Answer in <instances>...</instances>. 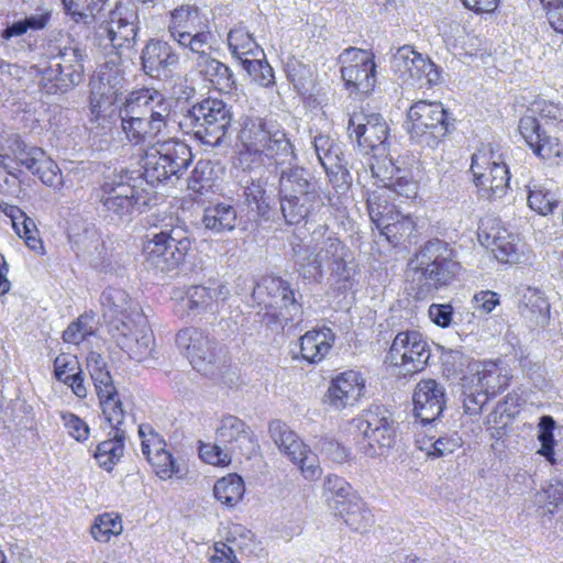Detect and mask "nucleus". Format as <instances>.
Instances as JSON below:
<instances>
[{
  "instance_id": "nucleus-20",
  "label": "nucleus",
  "mask_w": 563,
  "mask_h": 563,
  "mask_svg": "<svg viewBox=\"0 0 563 563\" xmlns=\"http://www.w3.org/2000/svg\"><path fill=\"white\" fill-rule=\"evenodd\" d=\"M413 410L421 423H431L440 417L445 407V391L434 379L420 380L413 390Z\"/></svg>"
},
{
  "instance_id": "nucleus-26",
  "label": "nucleus",
  "mask_w": 563,
  "mask_h": 563,
  "mask_svg": "<svg viewBox=\"0 0 563 563\" xmlns=\"http://www.w3.org/2000/svg\"><path fill=\"white\" fill-rule=\"evenodd\" d=\"M463 387L470 385L471 388H479L489 397L501 393L509 382V377L495 363L474 364L471 368V375L463 377Z\"/></svg>"
},
{
  "instance_id": "nucleus-27",
  "label": "nucleus",
  "mask_w": 563,
  "mask_h": 563,
  "mask_svg": "<svg viewBox=\"0 0 563 563\" xmlns=\"http://www.w3.org/2000/svg\"><path fill=\"white\" fill-rule=\"evenodd\" d=\"M273 129L260 117H244L240 140L243 147L242 156H254L251 161L261 158V152L269 140Z\"/></svg>"
},
{
  "instance_id": "nucleus-23",
  "label": "nucleus",
  "mask_w": 563,
  "mask_h": 563,
  "mask_svg": "<svg viewBox=\"0 0 563 563\" xmlns=\"http://www.w3.org/2000/svg\"><path fill=\"white\" fill-rule=\"evenodd\" d=\"M216 441L250 457L256 448L254 435L246 423L235 416H225L217 428Z\"/></svg>"
},
{
  "instance_id": "nucleus-22",
  "label": "nucleus",
  "mask_w": 563,
  "mask_h": 563,
  "mask_svg": "<svg viewBox=\"0 0 563 563\" xmlns=\"http://www.w3.org/2000/svg\"><path fill=\"white\" fill-rule=\"evenodd\" d=\"M87 367L93 380L100 408H106L107 411L113 410L115 406H123L103 356L91 351L87 356Z\"/></svg>"
},
{
  "instance_id": "nucleus-61",
  "label": "nucleus",
  "mask_w": 563,
  "mask_h": 563,
  "mask_svg": "<svg viewBox=\"0 0 563 563\" xmlns=\"http://www.w3.org/2000/svg\"><path fill=\"white\" fill-rule=\"evenodd\" d=\"M265 195L266 190L261 180H251V183L244 187L245 200L249 203H255L256 211L261 216H264L269 207Z\"/></svg>"
},
{
  "instance_id": "nucleus-1",
  "label": "nucleus",
  "mask_w": 563,
  "mask_h": 563,
  "mask_svg": "<svg viewBox=\"0 0 563 563\" xmlns=\"http://www.w3.org/2000/svg\"><path fill=\"white\" fill-rule=\"evenodd\" d=\"M461 268L457 253L448 242L429 240L408 262L410 289L419 300L431 297L440 288L450 285Z\"/></svg>"
},
{
  "instance_id": "nucleus-19",
  "label": "nucleus",
  "mask_w": 563,
  "mask_h": 563,
  "mask_svg": "<svg viewBox=\"0 0 563 563\" xmlns=\"http://www.w3.org/2000/svg\"><path fill=\"white\" fill-rule=\"evenodd\" d=\"M365 384L361 374L346 371L332 378L325 394V404L340 411L356 405L364 394Z\"/></svg>"
},
{
  "instance_id": "nucleus-5",
  "label": "nucleus",
  "mask_w": 563,
  "mask_h": 563,
  "mask_svg": "<svg viewBox=\"0 0 563 563\" xmlns=\"http://www.w3.org/2000/svg\"><path fill=\"white\" fill-rule=\"evenodd\" d=\"M560 109L543 102L536 103L518 124L519 132L536 155L543 159L563 157V148L556 134Z\"/></svg>"
},
{
  "instance_id": "nucleus-8",
  "label": "nucleus",
  "mask_w": 563,
  "mask_h": 563,
  "mask_svg": "<svg viewBox=\"0 0 563 563\" xmlns=\"http://www.w3.org/2000/svg\"><path fill=\"white\" fill-rule=\"evenodd\" d=\"M363 435L360 451L371 457L383 455L396 442V423L390 411L383 406H371L354 420Z\"/></svg>"
},
{
  "instance_id": "nucleus-15",
  "label": "nucleus",
  "mask_w": 563,
  "mask_h": 563,
  "mask_svg": "<svg viewBox=\"0 0 563 563\" xmlns=\"http://www.w3.org/2000/svg\"><path fill=\"white\" fill-rule=\"evenodd\" d=\"M175 342L197 372L206 376L214 373L221 353L216 341L198 329L186 328L176 334Z\"/></svg>"
},
{
  "instance_id": "nucleus-56",
  "label": "nucleus",
  "mask_w": 563,
  "mask_h": 563,
  "mask_svg": "<svg viewBox=\"0 0 563 563\" xmlns=\"http://www.w3.org/2000/svg\"><path fill=\"white\" fill-rule=\"evenodd\" d=\"M14 158L19 164L25 166L32 174L38 173V167L45 158V152L36 146H29L23 142H16L13 150Z\"/></svg>"
},
{
  "instance_id": "nucleus-14",
  "label": "nucleus",
  "mask_w": 563,
  "mask_h": 563,
  "mask_svg": "<svg viewBox=\"0 0 563 563\" xmlns=\"http://www.w3.org/2000/svg\"><path fill=\"white\" fill-rule=\"evenodd\" d=\"M266 307L277 308L278 321L283 328L302 321V305L296 299L294 289L280 277L267 276L254 289Z\"/></svg>"
},
{
  "instance_id": "nucleus-10",
  "label": "nucleus",
  "mask_w": 563,
  "mask_h": 563,
  "mask_svg": "<svg viewBox=\"0 0 563 563\" xmlns=\"http://www.w3.org/2000/svg\"><path fill=\"white\" fill-rule=\"evenodd\" d=\"M492 150H478L472 155L471 173L481 199L489 201L505 197L509 189L510 174L505 162Z\"/></svg>"
},
{
  "instance_id": "nucleus-41",
  "label": "nucleus",
  "mask_w": 563,
  "mask_h": 563,
  "mask_svg": "<svg viewBox=\"0 0 563 563\" xmlns=\"http://www.w3.org/2000/svg\"><path fill=\"white\" fill-rule=\"evenodd\" d=\"M388 190L380 188L368 194L366 199L367 212L371 221L377 229L382 228L388 220H394L398 212L388 201Z\"/></svg>"
},
{
  "instance_id": "nucleus-29",
  "label": "nucleus",
  "mask_w": 563,
  "mask_h": 563,
  "mask_svg": "<svg viewBox=\"0 0 563 563\" xmlns=\"http://www.w3.org/2000/svg\"><path fill=\"white\" fill-rule=\"evenodd\" d=\"M101 305L111 317L122 316V320L129 323H144V314L139 303L132 301L125 290L108 287L101 294Z\"/></svg>"
},
{
  "instance_id": "nucleus-53",
  "label": "nucleus",
  "mask_w": 563,
  "mask_h": 563,
  "mask_svg": "<svg viewBox=\"0 0 563 563\" xmlns=\"http://www.w3.org/2000/svg\"><path fill=\"white\" fill-rule=\"evenodd\" d=\"M290 461L299 467L302 476L308 481H314L322 474L318 456L306 444L290 457Z\"/></svg>"
},
{
  "instance_id": "nucleus-31",
  "label": "nucleus",
  "mask_w": 563,
  "mask_h": 563,
  "mask_svg": "<svg viewBox=\"0 0 563 563\" xmlns=\"http://www.w3.org/2000/svg\"><path fill=\"white\" fill-rule=\"evenodd\" d=\"M335 335L330 328L306 332L300 338V353L303 360L309 363L322 361L330 352Z\"/></svg>"
},
{
  "instance_id": "nucleus-30",
  "label": "nucleus",
  "mask_w": 563,
  "mask_h": 563,
  "mask_svg": "<svg viewBox=\"0 0 563 563\" xmlns=\"http://www.w3.org/2000/svg\"><path fill=\"white\" fill-rule=\"evenodd\" d=\"M516 236L505 228L492 227L489 230L481 229L479 242L490 249L498 262L512 263L519 260Z\"/></svg>"
},
{
  "instance_id": "nucleus-42",
  "label": "nucleus",
  "mask_w": 563,
  "mask_h": 563,
  "mask_svg": "<svg viewBox=\"0 0 563 563\" xmlns=\"http://www.w3.org/2000/svg\"><path fill=\"white\" fill-rule=\"evenodd\" d=\"M244 492V482L238 474H229L218 479L213 486L214 497L228 507H233L240 503Z\"/></svg>"
},
{
  "instance_id": "nucleus-34",
  "label": "nucleus",
  "mask_w": 563,
  "mask_h": 563,
  "mask_svg": "<svg viewBox=\"0 0 563 563\" xmlns=\"http://www.w3.org/2000/svg\"><path fill=\"white\" fill-rule=\"evenodd\" d=\"M323 496L334 515L358 497L352 486L338 475H328L325 477Z\"/></svg>"
},
{
  "instance_id": "nucleus-6",
  "label": "nucleus",
  "mask_w": 563,
  "mask_h": 563,
  "mask_svg": "<svg viewBox=\"0 0 563 563\" xmlns=\"http://www.w3.org/2000/svg\"><path fill=\"white\" fill-rule=\"evenodd\" d=\"M405 126L411 140L434 148L450 133L454 124L441 102L419 100L408 109Z\"/></svg>"
},
{
  "instance_id": "nucleus-25",
  "label": "nucleus",
  "mask_w": 563,
  "mask_h": 563,
  "mask_svg": "<svg viewBox=\"0 0 563 563\" xmlns=\"http://www.w3.org/2000/svg\"><path fill=\"white\" fill-rule=\"evenodd\" d=\"M208 49H198L197 53H190L187 58L194 63L197 73L219 91L229 92L234 84L232 70L223 63L212 57Z\"/></svg>"
},
{
  "instance_id": "nucleus-17",
  "label": "nucleus",
  "mask_w": 563,
  "mask_h": 563,
  "mask_svg": "<svg viewBox=\"0 0 563 563\" xmlns=\"http://www.w3.org/2000/svg\"><path fill=\"white\" fill-rule=\"evenodd\" d=\"M100 409L111 431L110 438L98 444L93 456L100 467L110 472L124 453V441L128 435L126 412L123 406H115L113 410L107 412L106 408Z\"/></svg>"
},
{
  "instance_id": "nucleus-12",
  "label": "nucleus",
  "mask_w": 563,
  "mask_h": 563,
  "mask_svg": "<svg viewBox=\"0 0 563 563\" xmlns=\"http://www.w3.org/2000/svg\"><path fill=\"white\" fill-rule=\"evenodd\" d=\"M99 201L102 212L111 221L130 220L134 212H141L147 198L135 186L122 177L104 181L100 188Z\"/></svg>"
},
{
  "instance_id": "nucleus-24",
  "label": "nucleus",
  "mask_w": 563,
  "mask_h": 563,
  "mask_svg": "<svg viewBox=\"0 0 563 563\" xmlns=\"http://www.w3.org/2000/svg\"><path fill=\"white\" fill-rule=\"evenodd\" d=\"M120 332L117 341L119 346L125 351L130 358L136 362L147 360L153 351V335L146 328V320L143 324L129 323L121 320V327H117Z\"/></svg>"
},
{
  "instance_id": "nucleus-4",
  "label": "nucleus",
  "mask_w": 563,
  "mask_h": 563,
  "mask_svg": "<svg viewBox=\"0 0 563 563\" xmlns=\"http://www.w3.org/2000/svg\"><path fill=\"white\" fill-rule=\"evenodd\" d=\"M46 54L51 60L58 59L42 70L41 84L48 95L65 93L84 80L87 49L74 40L65 45H47Z\"/></svg>"
},
{
  "instance_id": "nucleus-50",
  "label": "nucleus",
  "mask_w": 563,
  "mask_h": 563,
  "mask_svg": "<svg viewBox=\"0 0 563 563\" xmlns=\"http://www.w3.org/2000/svg\"><path fill=\"white\" fill-rule=\"evenodd\" d=\"M143 167V176L148 184L173 183V179H175L173 173H169L167 165L162 159H158V154L152 147L146 152Z\"/></svg>"
},
{
  "instance_id": "nucleus-45",
  "label": "nucleus",
  "mask_w": 563,
  "mask_h": 563,
  "mask_svg": "<svg viewBox=\"0 0 563 563\" xmlns=\"http://www.w3.org/2000/svg\"><path fill=\"white\" fill-rule=\"evenodd\" d=\"M538 428V440L541 443V448L538 450V453L542 455L551 465L563 466V459H560L558 452L554 450V419L551 416L541 417Z\"/></svg>"
},
{
  "instance_id": "nucleus-11",
  "label": "nucleus",
  "mask_w": 563,
  "mask_h": 563,
  "mask_svg": "<svg viewBox=\"0 0 563 563\" xmlns=\"http://www.w3.org/2000/svg\"><path fill=\"white\" fill-rule=\"evenodd\" d=\"M190 245L184 228L166 227L144 246L146 267L159 272L173 271L185 258Z\"/></svg>"
},
{
  "instance_id": "nucleus-39",
  "label": "nucleus",
  "mask_w": 563,
  "mask_h": 563,
  "mask_svg": "<svg viewBox=\"0 0 563 563\" xmlns=\"http://www.w3.org/2000/svg\"><path fill=\"white\" fill-rule=\"evenodd\" d=\"M228 45L232 55L241 60L252 57H264V51L256 43L252 34L244 27H235L228 34Z\"/></svg>"
},
{
  "instance_id": "nucleus-63",
  "label": "nucleus",
  "mask_w": 563,
  "mask_h": 563,
  "mask_svg": "<svg viewBox=\"0 0 563 563\" xmlns=\"http://www.w3.org/2000/svg\"><path fill=\"white\" fill-rule=\"evenodd\" d=\"M539 501H544V507L552 514L563 503V485L552 478L549 486L539 494Z\"/></svg>"
},
{
  "instance_id": "nucleus-32",
  "label": "nucleus",
  "mask_w": 563,
  "mask_h": 563,
  "mask_svg": "<svg viewBox=\"0 0 563 563\" xmlns=\"http://www.w3.org/2000/svg\"><path fill=\"white\" fill-rule=\"evenodd\" d=\"M228 294L229 291L223 285L216 288L195 285L187 289L186 295L179 301V306L188 313L196 314L211 308L213 301L220 298L225 299Z\"/></svg>"
},
{
  "instance_id": "nucleus-37",
  "label": "nucleus",
  "mask_w": 563,
  "mask_h": 563,
  "mask_svg": "<svg viewBox=\"0 0 563 563\" xmlns=\"http://www.w3.org/2000/svg\"><path fill=\"white\" fill-rule=\"evenodd\" d=\"M521 314L536 325H545L550 305L543 294L536 288H527L521 298Z\"/></svg>"
},
{
  "instance_id": "nucleus-60",
  "label": "nucleus",
  "mask_w": 563,
  "mask_h": 563,
  "mask_svg": "<svg viewBox=\"0 0 563 563\" xmlns=\"http://www.w3.org/2000/svg\"><path fill=\"white\" fill-rule=\"evenodd\" d=\"M319 163L328 175H338L340 173L342 175L347 174V163L339 144L332 148L330 153H324L321 159H319Z\"/></svg>"
},
{
  "instance_id": "nucleus-35",
  "label": "nucleus",
  "mask_w": 563,
  "mask_h": 563,
  "mask_svg": "<svg viewBox=\"0 0 563 563\" xmlns=\"http://www.w3.org/2000/svg\"><path fill=\"white\" fill-rule=\"evenodd\" d=\"M318 200V194L280 197V209L286 222L298 224L307 219L313 212Z\"/></svg>"
},
{
  "instance_id": "nucleus-55",
  "label": "nucleus",
  "mask_w": 563,
  "mask_h": 563,
  "mask_svg": "<svg viewBox=\"0 0 563 563\" xmlns=\"http://www.w3.org/2000/svg\"><path fill=\"white\" fill-rule=\"evenodd\" d=\"M93 330V316L85 313L67 327L63 332V340L69 344H79L88 335H91Z\"/></svg>"
},
{
  "instance_id": "nucleus-38",
  "label": "nucleus",
  "mask_w": 563,
  "mask_h": 563,
  "mask_svg": "<svg viewBox=\"0 0 563 563\" xmlns=\"http://www.w3.org/2000/svg\"><path fill=\"white\" fill-rule=\"evenodd\" d=\"M345 251L342 242L336 238H328L323 242V246L316 254L311 265L317 272H321V268L327 265L332 273L339 274L344 269Z\"/></svg>"
},
{
  "instance_id": "nucleus-28",
  "label": "nucleus",
  "mask_w": 563,
  "mask_h": 563,
  "mask_svg": "<svg viewBox=\"0 0 563 563\" xmlns=\"http://www.w3.org/2000/svg\"><path fill=\"white\" fill-rule=\"evenodd\" d=\"M152 150L158 154V159L169 168L175 179H179L192 163L191 148L177 139L156 142Z\"/></svg>"
},
{
  "instance_id": "nucleus-48",
  "label": "nucleus",
  "mask_w": 563,
  "mask_h": 563,
  "mask_svg": "<svg viewBox=\"0 0 563 563\" xmlns=\"http://www.w3.org/2000/svg\"><path fill=\"white\" fill-rule=\"evenodd\" d=\"M12 227L15 233L25 241V244L36 251L42 247L41 240L38 239L37 228L34 220L27 217L21 209L15 208L10 213Z\"/></svg>"
},
{
  "instance_id": "nucleus-40",
  "label": "nucleus",
  "mask_w": 563,
  "mask_h": 563,
  "mask_svg": "<svg viewBox=\"0 0 563 563\" xmlns=\"http://www.w3.org/2000/svg\"><path fill=\"white\" fill-rule=\"evenodd\" d=\"M309 174L302 167H289L282 170L279 177L280 197H290L294 195L317 194L310 189Z\"/></svg>"
},
{
  "instance_id": "nucleus-47",
  "label": "nucleus",
  "mask_w": 563,
  "mask_h": 563,
  "mask_svg": "<svg viewBox=\"0 0 563 563\" xmlns=\"http://www.w3.org/2000/svg\"><path fill=\"white\" fill-rule=\"evenodd\" d=\"M418 58L426 57L415 51L412 46L405 45L394 54L391 60L393 69L407 82L412 75L418 74Z\"/></svg>"
},
{
  "instance_id": "nucleus-62",
  "label": "nucleus",
  "mask_w": 563,
  "mask_h": 563,
  "mask_svg": "<svg viewBox=\"0 0 563 563\" xmlns=\"http://www.w3.org/2000/svg\"><path fill=\"white\" fill-rule=\"evenodd\" d=\"M62 420L68 433L77 441H85L89 435L88 424L71 412H63Z\"/></svg>"
},
{
  "instance_id": "nucleus-44",
  "label": "nucleus",
  "mask_w": 563,
  "mask_h": 563,
  "mask_svg": "<svg viewBox=\"0 0 563 563\" xmlns=\"http://www.w3.org/2000/svg\"><path fill=\"white\" fill-rule=\"evenodd\" d=\"M269 434L278 449L289 459L305 445L297 434L280 420L269 423Z\"/></svg>"
},
{
  "instance_id": "nucleus-54",
  "label": "nucleus",
  "mask_w": 563,
  "mask_h": 563,
  "mask_svg": "<svg viewBox=\"0 0 563 563\" xmlns=\"http://www.w3.org/2000/svg\"><path fill=\"white\" fill-rule=\"evenodd\" d=\"M528 205L539 214L547 216L552 213L554 208H556L558 200L555 199L553 192L544 189L541 186L534 185L533 187L529 188Z\"/></svg>"
},
{
  "instance_id": "nucleus-16",
  "label": "nucleus",
  "mask_w": 563,
  "mask_h": 563,
  "mask_svg": "<svg viewBox=\"0 0 563 563\" xmlns=\"http://www.w3.org/2000/svg\"><path fill=\"white\" fill-rule=\"evenodd\" d=\"M430 356L431 349L427 339L416 330L398 332L387 353L390 364L401 367L406 373L424 369Z\"/></svg>"
},
{
  "instance_id": "nucleus-59",
  "label": "nucleus",
  "mask_w": 563,
  "mask_h": 563,
  "mask_svg": "<svg viewBox=\"0 0 563 563\" xmlns=\"http://www.w3.org/2000/svg\"><path fill=\"white\" fill-rule=\"evenodd\" d=\"M222 445L218 441L214 444L201 443L199 455L208 464L227 466L231 463V452L228 446L223 449Z\"/></svg>"
},
{
  "instance_id": "nucleus-21",
  "label": "nucleus",
  "mask_w": 563,
  "mask_h": 563,
  "mask_svg": "<svg viewBox=\"0 0 563 563\" xmlns=\"http://www.w3.org/2000/svg\"><path fill=\"white\" fill-rule=\"evenodd\" d=\"M141 60L146 75L162 79L170 75L172 69L179 62V55L168 42L152 38L142 49Z\"/></svg>"
},
{
  "instance_id": "nucleus-64",
  "label": "nucleus",
  "mask_w": 563,
  "mask_h": 563,
  "mask_svg": "<svg viewBox=\"0 0 563 563\" xmlns=\"http://www.w3.org/2000/svg\"><path fill=\"white\" fill-rule=\"evenodd\" d=\"M462 445V439L456 434L439 437L432 443V451L429 455L433 457H442L450 453H453L457 448Z\"/></svg>"
},
{
  "instance_id": "nucleus-57",
  "label": "nucleus",
  "mask_w": 563,
  "mask_h": 563,
  "mask_svg": "<svg viewBox=\"0 0 563 563\" xmlns=\"http://www.w3.org/2000/svg\"><path fill=\"white\" fill-rule=\"evenodd\" d=\"M243 67L261 86L269 87L274 84V70L264 60V57H256L255 59L245 58L243 59Z\"/></svg>"
},
{
  "instance_id": "nucleus-13",
  "label": "nucleus",
  "mask_w": 563,
  "mask_h": 563,
  "mask_svg": "<svg viewBox=\"0 0 563 563\" xmlns=\"http://www.w3.org/2000/svg\"><path fill=\"white\" fill-rule=\"evenodd\" d=\"M347 132L350 139L357 143L364 154H387L389 129L379 113L353 112L349 118Z\"/></svg>"
},
{
  "instance_id": "nucleus-49",
  "label": "nucleus",
  "mask_w": 563,
  "mask_h": 563,
  "mask_svg": "<svg viewBox=\"0 0 563 563\" xmlns=\"http://www.w3.org/2000/svg\"><path fill=\"white\" fill-rule=\"evenodd\" d=\"M142 453L147 461L156 467V473L161 478L170 477L173 474L178 472V467L175 465L173 455L163 448L157 446L155 449V454L152 456L150 440H143Z\"/></svg>"
},
{
  "instance_id": "nucleus-7",
  "label": "nucleus",
  "mask_w": 563,
  "mask_h": 563,
  "mask_svg": "<svg viewBox=\"0 0 563 563\" xmlns=\"http://www.w3.org/2000/svg\"><path fill=\"white\" fill-rule=\"evenodd\" d=\"M167 32L170 40L183 48L186 55L210 48L209 23L196 4H180L170 10Z\"/></svg>"
},
{
  "instance_id": "nucleus-43",
  "label": "nucleus",
  "mask_w": 563,
  "mask_h": 563,
  "mask_svg": "<svg viewBox=\"0 0 563 563\" xmlns=\"http://www.w3.org/2000/svg\"><path fill=\"white\" fill-rule=\"evenodd\" d=\"M336 516L344 519L345 523L354 531L364 533L374 523L373 515L365 504L357 497Z\"/></svg>"
},
{
  "instance_id": "nucleus-52",
  "label": "nucleus",
  "mask_w": 563,
  "mask_h": 563,
  "mask_svg": "<svg viewBox=\"0 0 563 563\" xmlns=\"http://www.w3.org/2000/svg\"><path fill=\"white\" fill-rule=\"evenodd\" d=\"M91 536L98 542H108L112 536H119L122 532V523L119 516L103 514L97 517L92 525Z\"/></svg>"
},
{
  "instance_id": "nucleus-33",
  "label": "nucleus",
  "mask_w": 563,
  "mask_h": 563,
  "mask_svg": "<svg viewBox=\"0 0 563 563\" xmlns=\"http://www.w3.org/2000/svg\"><path fill=\"white\" fill-rule=\"evenodd\" d=\"M201 222L214 234L232 232L238 225V210L227 202H219L205 209Z\"/></svg>"
},
{
  "instance_id": "nucleus-51",
  "label": "nucleus",
  "mask_w": 563,
  "mask_h": 563,
  "mask_svg": "<svg viewBox=\"0 0 563 563\" xmlns=\"http://www.w3.org/2000/svg\"><path fill=\"white\" fill-rule=\"evenodd\" d=\"M106 1H81L77 7L75 4H70L68 2L62 1L67 14L71 15V18L77 23H84L86 25H90L97 22L98 14L101 11V7Z\"/></svg>"
},
{
  "instance_id": "nucleus-18",
  "label": "nucleus",
  "mask_w": 563,
  "mask_h": 563,
  "mask_svg": "<svg viewBox=\"0 0 563 563\" xmlns=\"http://www.w3.org/2000/svg\"><path fill=\"white\" fill-rule=\"evenodd\" d=\"M341 76L347 86L357 92L367 93L376 84V64L371 52L349 47L339 56Z\"/></svg>"
},
{
  "instance_id": "nucleus-36",
  "label": "nucleus",
  "mask_w": 563,
  "mask_h": 563,
  "mask_svg": "<svg viewBox=\"0 0 563 563\" xmlns=\"http://www.w3.org/2000/svg\"><path fill=\"white\" fill-rule=\"evenodd\" d=\"M266 158L269 164L283 165L291 164L296 159L290 141L286 137V134L280 130H274L265 147L261 152V158L256 161L264 164Z\"/></svg>"
},
{
  "instance_id": "nucleus-2",
  "label": "nucleus",
  "mask_w": 563,
  "mask_h": 563,
  "mask_svg": "<svg viewBox=\"0 0 563 563\" xmlns=\"http://www.w3.org/2000/svg\"><path fill=\"white\" fill-rule=\"evenodd\" d=\"M174 102L155 89L130 92L119 108L122 132L126 140L139 145L155 137L167 128Z\"/></svg>"
},
{
  "instance_id": "nucleus-3",
  "label": "nucleus",
  "mask_w": 563,
  "mask_h": 563,
  "mask_svg": "<svg viewBox=\"0 0 563 563\" xmlns=\"http://www.w3.org/2000/svg\"><path fill=\"white\" fill-rule=\"evenodd\" d=\"M232 122L231 108L217 98H206L188 108L178 121L179 129L202 144L222 146Z\"/></svg>"
},
{
  "instance_id": "nucleus-46",
  "label": "nucleus",
  "mask_w": 563,
  "mask_h": 563,
  "mask_svg": "<svg viewBox=\"0 0 563 563\" xmlns=\"http://www.w3.org/2000/svg\"><path fill=\"white\" fill-rule=\"evenodd\" d=\"M378 230L390 244L397 245L413 234L416 224L410 217L397 212L394 220H388Z\"/></svg>"
},
{
  "instance_id": "nucleus-58",
  "label": "nucleus",
  "mask_w": 563,
  "mask_h": 563,
  "mask_svg": "<svg viewBox=\"0 0 563 563\" xmlns=\"http://www.w3.org/2000/svg\"><path fill=\"white\" fill-rule=\"evenodd\" d=\"M418 74L412 75L409 79L410 85H418L422 88L426 85L434 86L440 81V70L430 58H418Z\"/></svg>"
},
{
  "instance_id": "nucleus-9",
  "label": "nucleus",
  "mask_w": 563,
  "mask_h": 563,
  "mask_svg": "<svg viewBox=\"0 0 563 563\" xmlns=\"http://www.w3.org/2000/svg\"><path fill=\"white\" fill-rule=\"evenodd\" d=\"M139 31L137 11L124 4H117L98 22L95 36L100 45L110 46L117 54H122L123 51L134 48Z\"/></svg>"
}]
</instances>
